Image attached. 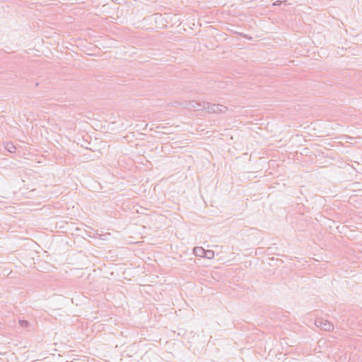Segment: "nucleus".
Masks as SVG:
<instances>
[{
  "instance_id": "1",
  "label": "nucleus",
  "mask_w": 362,
  "mask_h": 362,
  "mask_svg": "<svg viewBox=\"0 0 362 362\" xmlns=\"http://www.w3.org/2000/svg\"><path fill=\"white\" fill-rule=\"evenodd\" d=\"M209 113H224L228 110V107L225 105L219 104H211L209 102H205V108Z\"/></svg>"
},
{
  "instance_id": "2",
  "label": "nucleus",
  "mask_w": 362,
  "mask_h": 362,
  "mask_svg": "<svg viewBox=\"0 0 362 362\" xmlns=\"http://www.w3.org/2000/svg\"><path fill=\"white\" fill-rule=\"evenodd\" d=\"M181 105H183L186 109L192 111L204 110L205 108V102L200 103L195 100H191L185 101Z\"/></svg>"
},
{
  "instance_id": "3",
  "label": "nucleus",
  "mask_w": 362,
  "mask_h": 362,
  "mask_svg": "<svg viewBox=\"0 0 362 362\" xmlns=\"http://www.w3.org/2000/svg\"><path fill=\"white\" fill-rule=\"evenodd\" d=\"M315 325L325 331H332L334 329V325L329 321L323 318H317L315 320Z\"/></svg>"
},
{
  "instance_id": "4",
  "label": "nucleus",
  "mask_w": 362,
  "mask_h": 362,
  "mask_svg": "<svg viewBox=\"0 0 362 362\" xmlns=\"http://www.w3.org/2000/svg\"><path fill=\"white\" fill-rule=\"evenodd\" d=\"M193 252L195 256L203 257L205 254V250L202 247H195L193 249Z\"/></svg>"
},
{
  "instance_id": "5",
  "label": "nucleus",
  "mask_w": 362,
  "mask_h": 362,
  "mask_svg": "<svg viewBox=\"0 0 362 362\" xmlns=\"http://www.w3.org/2000/svg\"><path fill=\"white\" fill-rule=\"evenodd\" d=\"M18 323L20 326L23 328L28 329L31 326V324L28 321L24 320H19Z\"/></svg>"
},
{
  "instance_id": "6",
  "label": "nucleus",
  "mask_w": 362,
  "mask_h": 362,
  "mask_svg": "<svg viewBox=\"0 0 362 362\" xmlns=\"http://www.w3.org/2000/svg\"><path fill=\"white\" fill-rule=\"evenodd\" d=\"M6 149L11 153H14L16 151V148L12 143H7L6 146Z\"/></svg>"
},
{
  "instance_id": "7",
  "label": "nucleus",
  "mask_w": 362,
  "mask_h": 362,
  "mask_svg": "<svg viewBox=\"0 0 362 362\" xmlns=\"http://www.w3.org/2000/svg\"><path fill=\"white\" fill-rule=\"evenodd\" d=\"M214 251L212 250H205V254L203 257H206L208 259H211L214 257Z\"/></svg>"
},
{
  "instance_id": "8",
  "label": "nucleus",
  "mask_w": 362,
  "mask_h": 362,
  "mask_svg": "<svg viewBox=\"0 0 362 362\" xmlns=\"http://www.w3.org/2000/svg\"><path fill=\"white\" fill-rule=\"evenodd\" d=\"M285 4V5H287L286 4V1H279V0H277L276 1L274 4H273V6H280L281 4Z\"/></svg>"
}]
</instances>
